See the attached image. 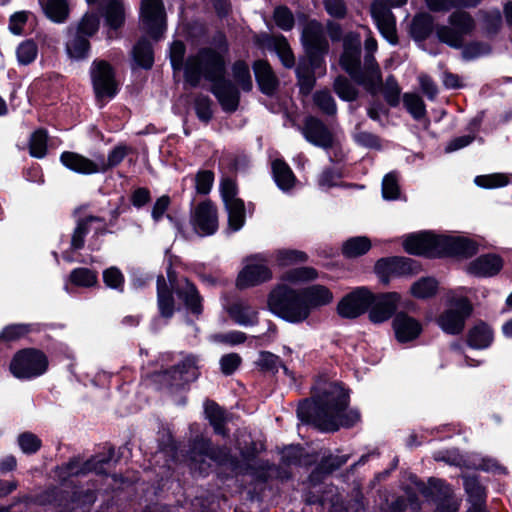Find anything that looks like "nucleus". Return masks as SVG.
<instances>
[{"label": "nucleus", "mask_w": 512, "mask_h": 512, "mask_svg": "<svg viewBox=\"0 0 512 512\" xmlns=\"http://www.w3.org/2000/svg\"><path fill=\"white\" fill-rule=\"evenodd\" d=\"M227 45L218 49L202 48L187 58L185 80L191 86H197L202 79L210 81L212 93L225 111L233 112L239 104V93L231 82L224 78L225 54Z\"/></svg>", "instance_id": "nucleus-1"}, {"label": "nucleus", "mask_w": 512, "mask_h": 512, "mask_svg": "<svg viewBox=\"0 0 512 512\" xmlns=\"http://www.w3.org/2000/svg\"><path fill=\"white\" fill-rule=\"evenodd\" d=\"M276 25L282 30H290L294 26V17L291 11L283 6L277 7L273 15Z\"/></svg>", "instance_id": "nucleus-60"}, {"label": "nucleus", "mask_w": 512, "mask_h": 512, "mask_svg": "<svg viewBox=\"0 0 512 512\" xmlns=\"http://www.w3.org/2000/svg\"><path fill=\"white\" fill-rule=\"evenodd\" d=\"M257 364L262 369L273 372L278 371V368L282 366L280 358L277 355L267 351H263L259 354Z\"/></svg>", "instance_id": "nucleus-64"}, {"label": "nucleus", "mask_w": 512, "mask_h": 512, "mask_svg": "<svg viewBox=\"0 0 512 512\" xmlns=\"http://www.w3.org/2000/svg\"><path fill=\"white\" fill-rule=\"evenodd\" d=\"M214 175L211 171H199L195 178V188L200 194H208L212 188Z\"/></svg>", "instance_id": "nucleus-63"}, {"label": "nucleus", "mask_w": 512, "mask_h": 512, "mask_svg": "<svg viewBox=\"0 0 512 512\" xmlns=\"http://www.w3.org/2000/svg\"><path fill=\"white\" fill-rule=\"evenodd\" d=\"M370 248V240L365 236H358L346 240L343 243L342 252L348 258H355L365 254Z\"/></svg>", "instance_id": "nucleus-36"}, {"label": "nucleus", "mask_w": 512, "mask_h": 512, "mask_svg": "<svg viewBox=\"0 0 512 512\" xmlns=\"http://www.w3.org/2000/svg\"><path fill=\"white\" fill-rule=\"evenodd\" d=\"M18 444L24 453L31 454L39 450L41 441L32 433H23L18 437Z\"/></svg>", "instance_id": "nucleus-62"}, {"label": "nucleus", "mask_w": 512, "mask_h": 512, "mask_svg": "<svg viewBox=\"0 0 512 512\" xmlns=\"http://www.w3.org/2000/svg\"><path fill=\"white\" fill-rule=\"evenodd\" d=\"M401 296L397 292H388L375 295L369 310V319L372 323L379 324L392 317L398 308Z\"/></svg>", "instance_id": "nucleus-16"}, {"label": "nucleus", "mask_w": 512, "mask_h": 512, "mask_svg": "<svg viewBox=\"0 0 512 512\" xmlns=\"http://www.w3.org/2000/svg\"><path fill=\"white\" fill-rule=\"evenodd\" d=\"M103 281L109 288L123 290L124 276L116 267H110L103 271Z\"/></svg>", "instance_id": "nucleus-58"}, {"label": "nucleus", "mask_w": 512, "mask_h": 512, "mask_svg": "<svg viewBox=\"0 0 512 512\" xmlns=\"http://www.w3.org/2000/svg\"><path fill=\"white\" fill-rule=\"evenodd\" d=\"M403 103L407 111L416 120H420L426 115V107L422 98L413 93H406L403 96Z\"/></svg>", "instance_id": "nucleus-46"}, {"label": "nucleus", "mask_w": 512, "mask_h": 512, "mask_svg": "<svg viewBox=\"0 0 512 512\" xmlns=\"http://www.w3.org/2000/svg\"><path fill=\"white\" fill-rule=\"evenodd\" d=\"M274 48L283 66L292 68L295 64V58L287 40L284 37H276L274 39Z\"/></svg>", "instance_id": "nucleus-50"}, {"label": "nucleus", "mask_w": 512, "mask_h": 512, "mask_svg": "<svg viewBox=\"0 0 512 512\" xmlns=\"http://www.w3.org/2000/svg\"><path fill=\"white\" fill-rule=\"evenodd\" d=\"M205 414L210 424L213 426L215 433L225 435L224 424L226 416L224 411L215 402L205 403Z\"/></svg>", "instance_id": "nucleus-39"}, {"label": "nucleus", "mask_w": 512, "mask_h": 512, "mask_svg": "<svg viewBox=\"0 0 512 512\" xmlns=\"http://www.w3.org/2000/svg\"><path fill=\"white\" fill-rule=\"evenodd\" d=\"M415 270L414 262L403 257L382 258L375 265V272L383 283L394 277L411 275Z\"/></svg>", "instance_id": "nucleus-14"}, {"label": "nucleus", "mask_w": 512, "mask_h": 512, "mask_svg": "<svg viewBox=\"0 0 512 512\" xmlns=\"http://www.w3.org/2000/svg\"><path fill=\"white\" fill-rule=\"evenodd\" d=\"M317 271L311 267H300L287 271L282 279L290 283L307 282L316 279Z\"/></svg>", "instance_id": "nucleus-48"}, {"label": "nucleus", "mask_w": 512, "mask_h": 512, "mask_svg": "<svg viewBox=\"0 0 512 512\" xmlns=\"http://www.w3.org/2000/svg\"><path fill=\"white\" fill-rule=\"evenodd\" d=\"M30 331L29 325L26 324H12L6 326L0 333V340L15 341Z\"/></svg>", "instance_id": "nucleus-59"}, {"label": "nucleus", "mask_w": 512, "mask_h": 512, "mask_svg": "<svg viewBox=\"0 0 512 512\" xmlns=\"http://www.w3.org/2000/svg\"><path fill=\"white\" fill-rule=\"evenodd\" d=\"M141 27L154 40L166 30V15L161 0H141Z\"/></svg>", "instance_id": "nucleus-10"}, {"label": "nucleus", "mask_w": 512, "mask_h": 512, "mask_svg": "<svg viewBox=\"0 0 512 512\" xmlns=\"http://www.w3.org/2000/svg\"><path fill=\"white\" fill-rule=\"evenodd\" d=\"M70 280L77 286L93 287L98 283V275L96 271L88 268H76L72 270Z\"/></svg>", "instance_id": "nucleus-45"}, {"label": "nucleus", "mask_w": 512, "mask_h": 512, "mask_svg": "<svg viewBox=\"0 0 512 512\" xmlns=\"http://www.w3.org/2000/svg\"><path fill=\"white\" fill-rule=\"evenodd\" d=\"M38 55L37 44L33 40H25L16 49V56L20 65L32 63Z\"/></svg>", "instance_id": "nucleus-47"}, {"label": "nucleus", "mask_w": 512, "mask_h": 512, "mask_svg": "<svg viewBox=\"0 0 512 512\" xmlns=\"http://www.w3.org/2000/svg\"><path fill=\"white\" fill-rule=\"evenodd\" d=\"M466 292V288L460 287L447 294L449 307L437 319L439 327L447 334H460L465 327L466 319L472 312L470 301L463 295Z\"/></svg>", "instance_id": "nucleus-5"}, {"label": "nucleus", "mask_w": 512, "mask_h": 512, "mask_svg": "<svg viewBox=\"0 0 512 512\" xmlns=\"http://www.w3.org/2000/svg\"><path fill=\"white\" fill-rule=\"evenodd\" d=\"M349 396L338 383L328 384L313 401L301 404L297 415L322 431H336L340 426L350 427L359 420L356 410L346 411Z\"/></svg>", "instance_id": "nucleus-2"}, {"label": "nucleus", "mask_w": 512, "mask_h": 512, "mask_svg": "<svg viewBox=\"0 0 512 512\" xmlns=\"http://www.w3.org/2000/svg\"><path fill=\"white\" fill-rule=\"evenodd\" d=\"M268 308L275 316L293 324L302 323L310 316L300 290L286 284H279L271 290Z\"/></svg>", "instance_id": "nucleus-4"}, {"label": "nucleus", "mask_w": 512, "mask_h": 512, "mask_svg": "<svg viewBox=\"0 0 512 512\" xmlns=\"http://www.w3.org/2000/svg\"><path fill=\"white\" fill-rule=\"evenodd\" d=\"M403 245L409 254L439 256L440 235L431 232L412 234L404 240Z\"/></svg>", "instance_id": "nucleus-17"}, {"label": "nucleus", "mask_w": 512, "mask_h": 512, "mask_svg": "<svg viewBox=\"0 0 512 512\" xmlns=\"http://www.w3.org/2000/svg\"><path fill=\"white\" fill-rule=\"evenodd\" d=\"M225 206L228 212L229 228L233 231L240 230L245 223V207L243 201H234Z\"/></svg>", "instance_id": "nucleus-42"}, {"label": "nucleus", "mask_w": 512, "mask_h": 512, "mask_svg": "<svg viewBox=\"0 0 512 512\" xmlns=\"http://www.w3.org/2000/svg\"><path fill=\"white\" fill-rule=\"evenodd\" d=\"M253 68L261 91L267 95L272 94L278 85V80L271 66L266 61L259 60L254 63Z\"/></svg>", "instance_id": "nucleus-27"}, {"label": "nucleus", "mask_w": 512, "mask_h": 512, "mask_svg": "<svg viewBox=\"0 0 512 512\" xmlns=\"http://www.w3.org/2000/svg\"><path fill=\"white\" fill-rule=\"evenodd\" d=\"M94 221H99V218L88 217L78 222L71 239L72 249L78 250L84 246V237L89 230L90 224Z\"/></svg>", "instance_id": "nucleus-52"}, {"label": "nucleus", "mask_w": 512, "mask_h": 512, "mask_svg": "<svg viewBox=\"0 0 512 512\" xmlns=\"http://www.w3.org/2000/svg\"><path fill=\"white\" fill-rule=\"evenodd\" d=\"M274 180L277 186L283 191H289L294 187L296 178L290 167L282 160H275L272 163Z\"/></svg>", "instance_id": "nucleus-31"}, {"label": "nucleus", "mask_w": 512, "mask_h": 512, "mask_svg": "<svg viewBox=\"0 0 512 512\" xmlns=\"http://www.w3.org/2000/svg\"><path fill=\"white\" fill-rule=\"evenodd\" d=\"M195 232L200 236H209L218 229L216 207L210 201H204L196 206L191 216Z\"/></svg>", "instance_id": "nucleus-15"}, {"label": "nucleus", "mask_w": 512, "mask_h": 512, "mask_svg": "<svg viewBox=\"0 0 512 512\" xmlns=\"http://www.w3.org/2000/svg\"><path fill=\"white\" fill-rule=\"evenodd\" d=\"M493 339L491 329L485 324H479L472 328L468 334V344L475 349L487 348Z\"/></svg>", "instance_id": "nucleus-35"}, {"label": "nucleus", "mask_w": 512, "mask_h": 512, "mask_svg": "<svg viewBox=\"0 0 512 512\" xmlns=\"http://www.w3.org/2000/svg\"><path fill=\"white\" fill-rule=\"evenodd\" d=\"M228 313L230 317L239 325H253L257 321V311L243 301L233 303Z\"/></svg>", "instance_id": "nucleus-30"}, {"label": "nucleus", "mask_w": 512, "mask_h": 512, "mask_svg": "<svg viewBox=\"0 0 512 512\" xmlns=\"http://www.w3.org/2000/svg\"><path fill=\"white\" fill-rule=\"evenodd\" d=\"M89 49L88 39L77 33L66 44V51L69 57L76 60L85 58L88 55Z\"/></svg>", "instance_id": "nucleus-40"}, {"label": "nucleus", "mask_w": 512, "mask_h": 512, "mask_svg": "<svg viewBox=\"0 0 512 512\" xmlns=\"http://www.w3.org/2000/svg\"><path fill=\"white\" fill-rule=\"evenodd\" d=\"M91 78L98 99L112 98L116 95L117 84L109 63L104 60L94 61L91 67Z\"/></svg>", "instance_id": "nucleus-13"}, {"label": "nucleus", "mask_w": 512, "mask_h": 512, "mask_svg": "<svg viewBox=\"0 0 512 512\" xmlns=\"http://www.w3.org/2000/svg\"><path fill=\"white\" fill-rule=\"evenodd\" d=\"M48 366L46 356L35 349L18 352L10 364L12 374L19 379H30L42 375Z\"/></svg>", "instance_id": "nucleus-8"}, {"label": "nucleus", "mask_w": 512, "mask_h": 512, "mask_svg": "<svg viewBox=\"0 0 512 512\" xmlns=\"http://www.w3.org/2000/svg\"><path fill=\"white\" fill-rule=\"evenodd\" d=\"M106 25L111 29H118L125 21V7L117 0H110L104 8Z\"/></svg>", "instance_id": "nucleus-33"}, {"label": "nucleus", "mask_w": 512, "mask_h": 512, "mask_svg": "<svg viewBox=\"0 0 512 512\" xmlns=\"http://www.w3.org/2000/svg\"><path fill=\"white\" fill-rule=\"evenodd\" d=\"M267 258L257 254L246 259L243 269L239 272L236 285L240 289L257 286L272 279V271L267 266Z\"/></svg>", "instance_id": "nucleus-9"}, {"label": "nucleus", "mask_w": 512, "mask_h": 512, "mask_svg": "<svg viewBox=\"0 0 512 512\" xmlns=\"http://www.w3.org/2000/svg\"><path fill=\"white\" fill-rule=\"evenodd\" d=\"M320 66V60L313 55H310L308 60L301 61L297 68L296 74L298 78V84L300 86L301 92L304 94L310 93L314 84V69Z\"/></svg>", "instance_id": "nucleus-26"}, {"label": "nucleus", "mask_w": 512, "mask_h": 512, "mask_svg": "<svg viewBox=\"0 0 512 512\" xmlns=\"http://www.w3.org/2000/svg\"><path fill=\"white\" fill-rule=\"evenodd\" d=\"M127 152L128 149L126 146L118 145L109 152L107 158L102 155H97L100 173H105L119 165L127 155Z\"/></svg>", "instance_id": "nucleus-37"}, {"label": "nucleus", "mask_w": 512, "mask_h": 512, "mask_svg": "<svg viewBox=\"0 0 512 512\" xmlns=\"http://www.w3.org/2000/svg\"><path fill=\"white\" fill-rule=\"evenodd\" d=\"M408 0H373L370 6L371 16L381 35L392 45L398 43L396 18L392 8H400Z\"/></svg>", "instance_id": "nucleus-6"}, {"label": "nucleus", "mask_w": 512, "mask_h": 512, "mask_svg": "<svg viewBox=\"0 0 512 512\" xmlns=\"http://www.w3.org/2000/svg\"><path fill=\"white\" fill-rule=\"evenodd\" d=\"M334 90L345 101H353L357 97L356 88L344 77H338L335 80Z\"/></svg>", "instance_id": "nucleus-55"}, {"label": "nucleus", "mask_w": 512, "mask_h": 512, "mask_svg": "<svg viewBox=\"0 0 512 512\" xmlns=\"http://www.w3.org/2000/svg\"><path fill=\"white\" fill-rule=\"evenodd\" d=\"M157 296L160 314L170 318L174 313V299L163 276L157 279Z\"/></svg>", "instance_id": "nucleus-32"}, {"label": "nucleus", "mask_w": 512, "mask_h": 512, "mask_svg": "<svg viewBox=\"0 0 512 512\" xmlns=\"http://www.w3.org/2000/svg\"><path fill=\"white\" fill-rule=\"evenodd\" d=\"M109 459L106 457H94L87 461L82 468L78 467L77 462H71L67 466L69 475L85 474L87 472H96L98 474L104 472L103 466L108 464Z\"/></svg>", "instance_id": "nucleus-38"}, {"label": "nucleus", "mask_w": 512, "mask_h": 512, "mask_svg": "<svg viewBox=\"0 0 512 512\" xmlns=\"http://www.w3.org/2000/svg\"><path fill=\"white\" fill-rule=\"evenodd\" d=\"M373 299L374 293L365 287H359L341 299L337 312L343 318H357L367 311Z\"/></svg>", "instance_id": "nucleus-12"}, {"label": "nucleus", "mask_w": 512, "mask_h": 512, "mask_svg": "<svg viewBox=\"0 0 512 512\" xmlns=\"http://www.w3.org/2000/svg\"><path fill=\"white\" fill-rule=\"evenodd\" d=\"M361 37L358 33H348L344 38V51L340 59L343 69L360 85L371 93L381 86L382 77L374 58L365 56V69L360 70Z\"/></svg>", "instance_id": "nucleus-3"}, {"label": "nucleus", "mask_w": 512, "mask_h": 512, "mask_svg": "<svg viewBox=\"0 0 512 512\" xmlns=\"http://www.w3.org/2000/svg\"><path fill=\"white\" fill-rule=\"evenodd\" d=\"M99 23L97 15L86 13L79 22L76 33L86 38L90 37L98 31Z\"/></svg>", "instance_id": "nucleus-54"}, {"label": "nucleus", "mask_w": 512, "mask_h": 512, "mask_svg": "<svg viewBox=\"0 0 512 512\" xmlns=\"http://www.w3.org/2000/svg\"><path fill=\"white\" fill-rule=\"evenodd\" d=\"M474 182L479 187L491 189L505 186L508 180L503 174H491L477 176Z\"/></svg>", "instance_id": "nucleus-57"}, {"label": "nucleus", "mask_w": 512, "mask_h": 512, "mask_svg": "<svg viewBox=\"0 0 512 512\" xmlns=\"http://www.w3.org/2000/svg\"><path fill=\"white\" fill-rule=\"evenodd\" d=\"M233 77L244 91L252 88V79L248 65L243 61H237L232 67Z\"/></svg>", "instance_id": "nucleus-49"}, {"label": "nucleus", "mask_w": 512, "mask_h": 512, "mask_svg": "<svg viewBox=\"0 0 512 512\" xmlns=\"http://www.w3.org/2000/svg\"><path fill=\"white\" fill-rule=\"evenodd\" d=\"M304 138L314 146L329 149L334 146V137L327 126L319 119L309 116L301 127Z\"/></svg>", "instance_id": "nucleus-18"}, {"label": "nucleus", "mask_w": 512, "mask_h": 512, "mask_svg": "<svg viewBox=\"0 0 512 512\" xmlns=\"http://www.w3.org/2000/svg\"><path fill=\"white\" fill-rule=\"evenodd\" d=\"M302 39L309 53L313 56L327 50L328 43L322 25L317 21L307 23L303 30Z\"/></svg>", "instance_id": "nucleus-24"}, {"label": "nucleus", "mask_w": 512, "mask_h": 512, "mask_svg": "<svg viewBox=\"0 0 512 512\" xmlns=\"http://www.w3.org/2000/svg\"><path fill=\"white\" fill-rule=\"evenodd\" d=\"M382 195L386 200H395L399 196L398 180L395 173H388L382 181Z\"/></svg>", "instance_id": "nucleus-56"}, {"label": "nucleus", "mask_w": 512, "mask_h": 512, "mask_svg": "<svg viewBox=\"0 0 512 512\" xmlns=\"http://www.w3.org/2000/svg\"><path fill=\"white\" fill-rule=\"evenodd\" d=\"M47 132L43 129L32 133L29 141V152L32 157L43 158L47 153Z\"/></svg>", "instance_id": "nucleus-44"}, {"label": "nucleus", "mask_w": 512, "mask_h": 512, "mask_svg": "<svg viewBox=\"0 0 512 512\" xmlns=\"http://www.w3.org/2000/svg\"><path fill=\"white\" fill-rule=\"evenodd\" d=\"M305 252L296 249H278L272 254V260L279 267H286L307 260Z\"/></svg>", "instance_id": "nucleus-34"}, {"label": "nucleus", "mask_w": 512, "mask_h": 512, "mask_svg": "<svg viewBox=\"0 0 512 512\" xmlns=\"http://www.w3.org/2000/svg\"><path fill=\"white\" fill-rule=\"evenodd\" d=\"M300 292L305 304L308 306L310 314L313 309L330 304L334 298L329 288L318 284L308 286L300 290Z\"/></svg>", "instance_id": "nucleus-25"}, {"label": "nucleus", "mask_w": 512, "mask_h": 512, "mask_svg": "<svg viewBox=\"0 0 512 512\" xmlns=\"http://www.w3.org/2000/svg\"><path fill=\"white\" fill-rule=\"evenodd\" d=\"M134 60L139 66L148 69L153 64V51L151 44L146 39H141L133 49Z\"/></svg>", "instance_id": "nucleus-43"}, {"label": "nucleus", "mask_w": 512, "mask_h": 512, "mask_svg": "<svg viewBox=\"0 0 512 512\" xmlns=\"http://www.w3.org/2000/svg\"><path fill=\"white\" fill-rule=\"evenodd\" d=\"M185 51L186 48L183 42L174 41L172 43L170 47V62L174 70L185 69L186 64L183 62Z\"/></svg>", "instance_id": "nucleus-61"}, {"label": "nucleus", "mask_w": 512, "mask_h": 512, "mask_svg": "<svg viewBox=\"0 0 512 512\" xmlns=\"http://www.w3.org/2000/svg\"><path fill=\"white\" fill-rule=\"evenodd\" d=\"M464 487L467 494L474 502L473 508L471 510H473L477 506H481V502H483L485 498V492L484 488L481 486L478 480L474 477H465Z\"/></svg>", "instance_id": "nucleus-51"}, {"label": "nucleus", "mask_w": 512, "mask_h": 512, "mask_svg": "<svg viewBox=\"0 0 512 512\" xmlns=\"http://www.w3.org/2000/svg\"><path fill=\"white\" fill-rule=\"evenodd\" d=\"M434 19L429 13L416 14L410 24L409 33L416 41L425 40L432 32Z\"/></svg>", "instance_id": "nucleus-28"}, {"label": "nucleus", "mask_w": 512, "mask_h": 512, "mask_svg": "<svg viewBox=\"0 0 512 512\" xmlns=\"http://www.w3.org/2000/svg\"><path fill=\"white\" fill-rule=\"evenodd\" d=\"M478 251V245L465 237L456 235H440L439 256L456 255L470 257Z\"/></svg>", "instance_id": "nucleus-20"}, {"label": "nucleus", "mask_w": 512, "mask_h": 512, "mask_svg": "<svg viewBox=\"0 0 512 512\" xmlns=\"http://www.w3.org/2000/svg\"><path fill=\"white\" fill-rule=\"evenodd\" d=\"M503 267V260L496 254H484L471 261L466 271L476 277H492L498 274Z\"/></svg>", "instance_id": "nucleus-21"}, {"label": "nucleus", "mask_w": 512, "mask_h": 512, "mask_svg": "<svg viewBox=\"0 0 512 512\" xmlns=\"http://www.w3.org/2000/svg\"><path fill=\"white\" fill-rule=\"evenodd\" d=\"M395 338L399 343H408L417 339L423 327L420 321L405 312L397 313L392 321Z\"/></svg>", "instance_id": "nucleus-19"}, {"label": "nucleus", "mask_w": 512, "mask_h": 512, "mask_svg": "<svg viewBox=\"0 0 512 512\" xmlns=\"http://www.w3.org/2000/svg\"><path fill=\"white\" fill-rule=\"evenodd\" d=\"M61 163L69 170L80 174L100 173L97 155L89 159L81 154L65 151L60 156Z\"/></svg>", "instance_id": "nucleus-22"}, {"label": "nucleus", "mask_w": 512, "mask_h": 512, "mask_svg": "<svg viewBox=\"0 0 512 512\" xmlns=\"http://www.w3.org/2000/svg\"><path fill=\"white\" fill-rule=\"evenodd\" d=\"M46 17L55 23H63L69 16L67 0H39Z\"/></svg>", "instance_id": "nucleus-29"}, {"label": "nucleus", "mask_w": 512, "mask_h": 512, "mask_svg": "<svg viewBox=\"0 0 512 512\" xmlns=\"http://www.w3.org/2000/svg\"><path fill=\"white\" fill-rule=\"evenodd\" d=\"M438 288V283L434 278L424 277L414 282L410 288V293L415 298L425 299L432 297Z\"/></svg>", "instance_id": "nucleus-41"}, {"label": "nucleus", "mask_w": 512, "mask_h": 512, "mask_svg": "<svg viewBox=\"0 0 512 512\" xmlns=\"http://www.w3.org/2000/svg\"><path fill=\"white\" fill-rule=\"evenodd\" d=\"M198 377L197 358L187 356L172 370L155 375V381L165 387H181L186 383L196 380Z\"/></svg>", "instance_id": "nucleus-11"}, {"label": "nucleus", "mask_w": 512, "mask_h": 512, "mask_svg": "<svg viewBox=\"0 0 512 512\" xmlns=\"http://www.w3.org/2000/svg\"><path fill=\"white\" fill-rule=\"evenodd\" d=\"M315 105L324 113L333 115L336 113V103L329 91H318L314 94Z\"/></svg>", "instance_id": "nucleus-53"}, {"label": "nucleus", "mask_w": 512, "mask_h": 512, "mask_svg": "<svg viewBox=\"0 0 512 512\" xmlns=\"http://www.w3.org/2000/svg\"><path fill=\"white\" fill-rule=\"evenodd\" d=\"M175 293L186 309L191 313L199 315L202 312V297L196 286L187 278L181 279L174 287Z\"/></svg>", "instance_id": "nucleus-23"}, {"label": "nucleus", "mask_w": 512, "mask_h": 512, "mask_svg": "<svg viewBox=\"0 0 512 512\" xmlns=\"http://www.w3.org/2000/svg\"><path fill=\"white\" fill-rule=\"evenodd\" d=\"M475 28L474 19L464 11L453 12L448 19V25H440L436 28L439 41L453 47L460 48L464 37Z\"/></svg>", "instance_id": "nucleus-7"}]
</instances>
